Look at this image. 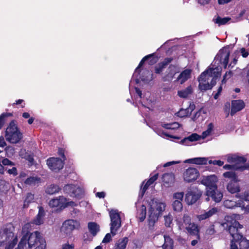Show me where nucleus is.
Wrapping results in <instances>:
<instances>
[{
    "label": "nucleus",
    "instance_id": "obj_57",
    "mask_svg": "<svg viewBox=\"0 0 249 249\" xmlns=\"http://www.w3.org/2000/svg\"><path fill=\"white\" fill-rule=\"evenodd\" d=\"M179 163H180V161L179 160L169 161V162H167L166 163H165L163 165V167H166L169 166H171L173 164H178Z\"/></svg>",
    "mask_w": 249,
    "mask_h": 249
},
{
    "label": "nucleus",
    "instance_id": "obj_28",
    "mask_svg": "<svg viewBox=\"0 0 249 249\" xmlns=\"http://www.w3.org/2000/svg\"><path fill=\"white\" fill-rule=\"evenodd\" d=\"M201 139L200 135L196 133H193L190 136L184 138L181 140V142L182 143L187 144L188 142H194L200 140Z\"/></svg>",
    "mask_w": 249,
    "mask_h": 249
},
{
    "label": "nucleus",
    "instance_id": "obj_32",
    "mask_svg": "<svg viewBox=\"0 0 249 249\" xmlns=\"http://www.w3.org/2000/svg\"><path fill=\"white\" fill-rule=\"evenodd\" d=\"M194 108V106H190L189 107L187 108L186 109H181L178 112V116H179V117L187 116L191 114Z\"/></svg>",
    "mask_w": 249,
    "mask_h": 249
},
{
    "label": "nucleus",
    "instance_id": "obj_6",
    "mask_svg": "<svg viewBox=\"0 0 249 249\" xmlns=\"http://www.w3.org/2000/svg\"><path fill=\"white\" fill-rule=\"evenodd\" d=\"M177 224L180 230L185 229L187 233L191 235H196L199 239V229L197 224L191 222L190 216L185 213L182 219L177 220Z\"/></svg>",
    "mask_w": 249,
    "mask_h": 249
},
{
    "label": "nucleus",
    "instance_id": "obj_30",
    "mask_svg": "<svg viewBox=\"0 0 249 249\" xmlns=\"http://www.w3.org/2000/svg\"><path fill=\"white\" fill-rule=\"evenodd\" d=\"M88 229L93 236H95L99 231V226L95 222H89L88 223Z\"/></svg>",
    "mask_w": 249,
    "mask_h": 249
},
{
    "label": "nucleus",
    "instance_id": "obj_9",
    "mask_svg": "<svg viewBox=\"0 0 249 249\" xmlns=\"http://www.w3.org/2000/svg\"><path fill=\"white\" fill-rule=\"evenodd\" d=\"M110 218V231L113 236L121 226V220L119 213L117 210H111L109 212Z\"/></svg>",
    "mask_w": 249,
    "mask_h": 249
},
{
    "label": "nucleus",
    "instance_id": "obj_17",
    "mask_svg": "<svg viewBox=\"0 0 249 249\" xmlns=\"http://www.w3.org/2000/svg\"><path fill=\"white\" fill-rule=\"evenodd\" d=\"M206 194L208 196L206 199L207 201L209 200V197H211L213 200L216 203L219 202L223 197V194L217 189L213 190H207Z\"/></svg>",
    "mask_w": 249,
    "mask_h": 249
},
{
    "label": "nucleus",
    "instance_id": "obj_29",
    "mask_svg": "<svg viewBox=\"0 0 249 249\" xmlns=\"http://www.w3.org/2000/svg\"><path fill=\"white\" fill-rule=\"evenodd\" d=\"M172 60V59L171 58H166L164 59V60L161 63L159 64L158 66H157L155 68V72L157 73H160L163 69L165 68V67L169 63H170Z\"/></svg>",
    "mask_w": 249,
    "mask_h": 249
},
{
    "label": "nucleus",
    "instance_id": "obj_22",
    "mask_svg": "<svg viewBox=\"0 0 249 249\" xmlns=\"http://www.w3.org/2000/svg\"><path fill=\"white\" fill-rule=\"evenodd\" d=\"M191 74V70L186 69L182 71L178 75L177 79V81H179L180 84H182L189 78H190Z\"/></svg>",
    "mask_w": 249,
    "mask_h": 249
},
{
    "label": "nucleus",
    "instance_id": "obj_56",
    "mask_svg": "<svg viewBox=\"0 0 249 249\" xmlns=\"http://www.w3.org/2000/svg\"><path fill=\"white\" fill-rule=\"evenodd\" d=\"M2 163L4 165H14V164L7 159H4L2 160Z\"/></svg>",
    "mask_w": 249,
    "mask_h": 249
},
{
    "label": "nucleus",
    "instance_id": "obj_3",
    "mask_svg": "<svg viewBox=\"0 0 249 249\" xmlns=\"http://www.w3.org/2000/svg\"><path fill=\"white\" fill-rule=\"evenodd\" d=\"M36 246L35 249H46V242L37 231L33 232L29 237L26 235L21 237L15 249H31Z\"/></svg>",
    "mask_w": 249,
    "mask_h": 249
},
{
    "label": "nucleus",
    "instance_id": "obj_51",
    "mask_svg": "<svg viewBox=\"0 0 249 249\" xmlns=\"http://www.w3.org/2000/svg\"><path fill=\"white\" fill-rule=\"evenodd\" d=\"M113 236L111 232L107 233L105 235V236L104 238V239H103L102 243H109L111 240V238H112V237Z\"/></svg>",
    "mask_w": 249,
    "mask_h": 249
},
{
    "label": "nucleus",
    "instance_id": "obj_39",
    "mask_svg": "<svg viewBox=\"0 0 249 249\" xmlns=\"http://www.w3.org/2000/svg\"><path fill=\"white\" fill-rule=\"evenodd\" d=\"M156 133L158 135H159L161 137H163V138H166V137H169V138H173V139H177V140H179V137H178V136H174L173 135H169L168 134V133L164 132L162 130H161L159 129H157L156 130H155Z\"/></svg>",
    "mask_w": 249,
    "mask_h": 249
},
{
    "label": "nucleus",
    "instance_id": "obj_34",
    "mask_svg": "<svg viewBox=\"0 0 249 249\" xmlns=\"http://www.w3.org/2000/svg\"><path fill=\"white\" fill-rule=\"evenodd\" d=\"M223 169L225 170H249V165H247L246 166H239L237 165H232L231 164H225L223 167Z\"/></svg>",
    "mask_w": 249,
    "mask_h": 249
},
{
    "label": "nucleus",
    "instance_id": "obj_52",
    "mask_svg": "<svg viewBox=\"0 0 249 249\" xmlns=\"http://www.w3.org/2000/svg\"><path fill=\"white\" fill-rule=\"evenodd\" d=\"M209 163L213 165H217L221 166L224 164V162L220 160H210Z\"/></svg>",
    "mask_w": 249,
    "mask_h": 249
},
{
    "label": "nucleus",
    "instance_id": "obj_61",
    "mask_svg": "<svg viewBox=\"0 0 249 249\" xmlns=\"http://www.w3.org/2000/svg\"><path fill=\"white\" fill-rule=\"evenodd\" d=\"M242 55L243 57H246L248 56L249 53L244 48H242L240 50Z\"/></svg>",
    "mask_w": 249,
    "mask_h": 249
},
{
    "label": "nucleus",
    "instance_id": "obj_33",
    "mask_svg": "<svg viewBox=\"0 0 249 249\" xmlns=\"http://www.w3.org/2000/svg\"><path fill=\"white\" fill-rule=\"evenodd\" d=\"M164 243L162 247L163 249H173V241L168 236L164 235Z\"/></svg>",
    "mask_w": 249,
    "mask_h": 249
},
{
    "label": "nucleus",
    "instance_id": "obj_21",
    "mask_svg": "<svg viewBox=\"0 0 249 249\" xmlns=\"http://www.w3.org/2000/svg\"><path fill=\"white\" fill-rule=\"evenodd\" d=\"M175 180L174 175L173 174H165L162 176L163 185L168 187L172 185Z\"/></svg>",
    "mask_w": 249,
    "mask_h": 249
},
{
    "label": "nucleus",
    "instance_id": "obj_1",
    "mask_svg": "<svg viewBox=\"0 0 249 249\" xmlns=\"http://www.w3.org/2000/svg\"><path fill=\"white\" fill-rule=\"evenodd\" d=\"M229 56L228 48L225 47L219 51L212 65L198 78V88L200 90L202 91L211 89L215 85L216 80L221 76L222 69L220 64H223L226 68L228 64Z\"/></svg>",
    "mask_w": 249,
    "mask_h": 249
},
{
    "label": "nucleus",
    "instance_id": "obj_31",
    "mask_svg": "<svg viewBox=\"0 0 249 249\" xmlns=\"http://www.w3.org/2000/svg\"><path fill=\"white\" fill-rule=\"evenodd\" d=\"M128 241L127 237L119 240L115 244L113 249H125Z\"/></svg>",
    "mask_w": 249,
    "mask_h": 249
},
{
    "label": "nucleus",
    "instance_id": "obj_26",
    "mask_svg": "<svg viewBox=\"0 0 249 249\" xmlns=\"http://www.w3.org/2000/svg\"><path fill=\"white\" fill-rule=\"evenodd\" d=\"M227 189L231 194L239 192L240 190L239 185L237 184V182L236 181H231L229 182L227 186Z\"/></svg>",
    "mask_w": 249,
    "mask_h": 249
},
{
    "label": "nucleus",
    "instance_id": "obj_8",
    "mask_svg": "<svg viewBox=\"0 0 249 249\" xmlns=\"http://www.w3.org/2000/svg\"><path fill=\"white\" fill-rule=\"evenodd\" d=\"M5 139L12 143L18 142L22 138V134L20 132L14 122H11L5 131Z\"/></svg>",
    "mask_w": 249,
    "mask_h": 249
},
{
    "label": "nucleus",
    "instance_id": "obj_11",
    "mask_svg": "<svg viewBox=\"0 0 249 249\" xmlns=\"http://www.w3.org/2000/svg\"><path fill=\"white\" fill-rule=\"evenodd\" d=\"M218 179L214 175L208 176H204L202 178L201 183L206 187V191L207 190H216L217 189V182Z\"/></svg>",
    "mask_w": 249,
    "mask_h": 249
},
{
    "label": "nucleus",
    "instance_id": "obj_2",
    "mask_svg": "<svg viewBox=\"0 0 249 249\" xmlns=\"http://www.w3.org/2000/svg\"><path fill=\"white\" fill-rule=\"evenodd\" d=\"M242 218V215L238 214L227 215L225 217V224L229 227L228 230L233 240H238L240 238L239 242L240 249H249V240L242 238V236L238 232V230L242 229L243 225H241L237 220L241 219Z\"/></svg>",
    "mask_w": 249,
    "mask_h": 249
},
{
    "label": "nucleus",
    "instance_id": "obj_10",
    "mask_svg": "<svg viewBox=\"0 0 249 249\" xmlns=\"http://www.w3.org/2000/svg\"><path fill=\"white\" fill-rule=\"evenodd\" d=\"M63 192L70 196L80 199L84 195L83 189L73 184H67L63 188Z\"/></svg>",
    "mask_w": 249,
    "mask_h": 249
},
{
    "label": "nucleus",
    "instance_id": "obj_47",
    "mask_svg": "<svg viewBox=\"0 0 249 249\" xmlns=\"http://www.w3.org/2000/svg\"><path fill=\"white\" fill-rule=\"evenodd\" d=\"M179 125L177 123H173L172 124H164L162 127L168 129H174L178 128Z\"/></svg>",
    "mask_w": 249,
    "mask_h": 249
},
{
    "label": "nucleus",
    "instance_id": "obj_48",
    "mask_svg": "<svg viewBox=\"0 0 249 249\" xmlns=\"http://www.w3.org/2000/svg\"><path fill=\"white\" fill-rule=\"evenodd\" d=\"M38 179L36 177H30L26 179L25 183L28 185L35 184L38 181Z\"/></svg>",
    "mask_w": 249,
    "mask_h": 249
},
{
    "label": "nucleus",
    "instance_id": "obj_7",
    "mask_svg": "<svg viewBox=\"0 0 249 249\" xmlns=\"http://www.w3.org/2000/svg\"><path fill=\"white\" fill-rule=\"evenodd\" d=\"M49 204L51 208H54L57 211H61L66 208L74 207L77 205L76 202L64 196H60L51 199Z\"/></svg>",
    "mask_w": 249,
    "mask_h": 249
},
{
    "label": "nucleus",
    "instance_id": "obj_41",
    "mask_svg": "<svg viewBox=\"0 0 249 249\" xmlns=\"http://www.w3.org/2000/svg\"><path fill=\"white\" fill-rule=\"evenodd\" d=\"M205 113V110L201 108L194 115L192 119L194 121H196L197 120H202L204 118L203 115H204Z\"/></svg>",
    "mask_w": 249,
    "mask_h": 249
},
{
    "label": "nucleus",
    "instance_id": "obj_59",
    "mask_svg": "<svg viewBox=\"0 0 249 249\" xmlns=\"http://www.w3.org/2000/svg\"><path fill=\"white\" fill-rule=\"evenodd\" d=\"M243 196H242L241 200H242V206L240 207L242 210H244L245 212L246 213H249V205H247L246 207L244 206V205L243 204V200H244L243 199Z\"/></svg>",
    "mask_w": 249,
    "mask_h": 249
},
{
    "label": "nucleus",
    "instance_id": "obj_15",
    "mask_svg": "<svg viewBox=\"0 0 249 249\" xmlns=\"http://www.w3.org/2000/svg\"><path fill=\"white\" fill-rule=\"evenodd\" d=\"M80 227V223L79 221L69 219L66 220L63 224L61 230L66 233H70L75 229H77Z\"/></svg>",
    "mask_w": 249,
    "mask_h": 249
},
{
    "label": "nucleus",
    "instance_id": "obj_42",
    "mask_svg": "<svg viewBox=\"0 0 249 249\" xmlns=\"http://www.w3.org/2000/svg\"><path fill=\"white\" fill-rule=\"evenodd\" d=\"M172 207L175 212H180L182 210L183 205L181 202L173 201Z\"/></svg>",
    "mask_w": 249,
    "mask_h": 249
},
{
    "label": "nucleus",
    "instance_id": "obj_62",
    "mask_svg": "<svg viewBox=\"0 0 249 249\" xmlns=\"http://www.w3.org/2000/svg\"><path fill=\"white\" fill-rule=\"evenodd\" d=\"M96 196L100 198H103L105 196V193L104 192H98L96 194Z\"/></svg>",
    "mask_w": 249,
    "mask_h": 249
},
{
    "label": "nucleus",
    "instance_id": "obj_55",
    "mask_svg": "<svg viewBox=\"0 0 249 249\" xmlns=\"http://www.w3.org/2000/svg\"><path fill=\"white\" fill-rule=\"evenodd\" d=\"M231 75H232V73L231 71H230L227 72L224 76V77L222 81V82L223 83H225L226 80L227 79L229 78L230 77H231Z\"/></svg>",
    "mask_w": 249,
    "mask_h": 249
},
{
    "label": "nucleus",
    "instance_id": "obj_16",
    "mask_svg": "<svg viewBox=\"0 0 249 249\" xmlns=\"http://www.w3.org/2000/svg\"><path fill=\"white\" fill-rule=\"evenodd\" d=\"M225 157L229 163L239 166H243L242 164L246 161V160L244 157H239L236 155L229 154Z\"/></svg>",
    "mask_w": 249,
    "mask_h": 249
},
{
    "label": "nucleus",
    "instance_id": "obj_35",
    "mask_svg": "<svg viewBox=\"0 0 249 249\" xmlns=\"http://www.w3.org/2000/svg\"><path fill=\"white\" fill-rule=\"evenodd\" d=\"M32 223H27L25 224L22 228V237L27 235L28 237L30 236V234L32 233H30L29 231L32 230Z\"/></svg>",
    "mask_w": 249,
    "mask_h": 249
},
{
    "label": "nucleus",
    "instance_id": "obj_25",
    "mask_svg": "<svg viewBox=\"0 0 249 249\" xmlns=\"http://www.w3.org/2000/svg\"><path fill=\"white\" fill-rule=\"evenodd\" d=\"M44 215V211L41 207H39L38 213L36 218L33 221V224L36 225H39L43 223V216Z\"/></svg>",
    "mask_w": 249,
    "mask_h": 249
},
{
    "label": "nucleus",
    "instance_id": "obj_64",
    "mask_svg": "<svg viewBox=\"0 0 249 249\" xmlns=\"http://www.w3.org/2000/svg\"><path fill=\"white\" fill-rule=\"evenodd\" d=\"M243 199L245 201H249V193L245 192L243 195Z\"/></svg>",
    "mask_w": 249,
    "mask_h": 249
},
{
    "label": "nucleus",
    "instance_id": "obj_63",
    "mask_svg": "<svg viewBox=\"0 0 249 249\" xmlns=\"http://www.w3.org/2000/svg\"><path fill=\"white\" fill-rule=\"evenodd\" d=\"M234 240H232L231 244V249H238L237 245L234 241Z\"/></svg>",
    "mask_w": 249,
    "mask_h": 249
},
{
    "label": "nucleus",
    "instance_id": "obj_38",
    "mask_svg": "<svg viewBox=\"0 0 249 249\" xmlns=\"http://www.w3.org/2000/svg\"><path fill=\"white\" fill-rule=\"evenodd\" d=\"M230 19L231 18L228 17L222 18L218 16L215 18L213 19V21L215 23L220 26L226 24Z\"/></svg>",
    "mask_w": 249,
    "mask_h": 249
},
{
    "label": "nucleus",
    "instance_id": "obj_37",
    "mask_svg": "<svg viewBox=\"0 0 249 249\" xmlns=\"http://www.w3.org/2000/svg\"><path fill=\"white\" fill-rule=\"evenodd\" d=\"M60 190V189L58 186L55 185H51L47 187L46 190V193L50 195H53L59 192Z\"/></svg>",
    "mask_w": 249,
    "mask_h": 249
},
{
    "label": "nucleus",
    "instance_id": "obj_44",
    "mask_svg": "<svg viewBox=\"0 0 249 249\" xmlns=\"http://www.w3.org/2000/svg\"><path fill=\"white\" fill-rule=\"evenodd\" d=\"M183 197H184V193L183 192H181L175 193L173 195V201H177L182 202V201L183 200Z\"/></svg>",
    "mask_w": 249,
    "mask_h": 249
},
{
    "label": "nucleus",
    "instance_id": "obj_58",
    "mask_svg": "<svg viewBox=\"0 0 249 249\" xmlns=\"http://www.w3.org/2000/svg\"><path fill=\"white\" fill-rule=\"evenodd\" d=\"M74 246L72 244H65L62 245V249H73Z\"/></svg>",
    "mask_w": 249,
    "mask_h": 249
},
{
    "label": "nucleus",
    "instance_id": "obj_14",
    "mask_svg": "<svg viewBox=\"0 0 249 249\" xmlns=\"http://www.w3.org/2000/svg\"><path fill=\"white\" fill-rule=\"evenodd\" d=\"M48 167L52 171H57L62 169L63 160L58 158L52 157L47 160Z\"/></svg>",
    "mask_w": 249,
    "mask_h": 249
},
{
    "label": "nucleus",
    "instance_id": "obj_54",
    "mask_svg": "<svg viewBox=\"0 0 249 249\" xmlns=\"http://www.w3.org/2000/svg\"><path fill=\"white\" fill-rule=\"evenodd\" d=\"M158 177V174H156L152 177H151L148 180V183H150L151 184H152L154 181H155Z\"/></svg>",
    "mask_w": 249,
    "mask_h": 249
},
{
    "label": "nucleus",
    "instance_id": "obj_45",
    "mask_svg": "<svg viewBox=\"0 0 249 249\" xmlns=\"http://www.w3.org/2000/svg\"><path fill=\"white\" fill-rule=\"evenodd\" d=\"M34 199V195L29 193L27 195L26 197L25 198V199L24 202V207H27L29 205V204L33 202V200Z\"/></svg>",
    "mask_w": 249,
    "mask_h": 249
},
{
    "label": "nucleus",
    "instance_id": "obj_40",
    "mask_svg": "<svg viewBox=\"0 0 249 249\" xmlns=\"http://www.w3.org/2000/svg\"><path fill=\"white\" fill-rule=\"evenodd\" d=\"M223 176L225 178H228L231 179L232 180L231 181H236L238 182L239 180L237 178V176H236L235 173L233 172H225Z\"/></svg>",
    "mask_w": 249,
    "mask_h": 249
},
{
    "label": "nucleus",
    "instance_id": "obj_12",
    "mask_svg": "<svg viewBox=\"0 0 249 249\" xmlns=\"http://www.w3.org/2000/svg\"><path fill=\"white\" fill-rule=\"evenodd\" d=\"M199 176L198 171L195 168L190 167L186 169L182 175L184 181L191 182L196 180Z\"/></svg>",
    "mask_w": 249,
    "mask_h": 249
},
{
    "label": "nucleus",
    "instance_id": "obj_46",
    "mask_svg": "<svg viewBox=\"0 0 249 249\" xmlns=\"http://www.w3.org/2000/svg\"><path fill=\"white\" fill-rule=\"evenodd\" d=\"M165 222V225L166 227H170L172 224L173 218L171 213H168L167 215L164 216Z\"/></svg>",
    "mask_w": 249,
    "mask_h": 249
},
{
    "label": "nucleus",
    "instance_id": "obj_20",
    "mask_svg": "<svg viewBox=\"0 0 249 249\" xmlns=\"http://www.w3.org/2000/svg\"><path fill=\"white\" fill-rule=\"evenodd\" d=\"M224 206L228 209H234L242 206V200H226L224 202Z\"/></svg>",
    "mask_w": 249,
    "mask_h": 249
},
{
    "label": "nucleus",
    "instance_id": "obj_49",
    "mask_svg": "<svg viewBox=\"0 0 249 249\" xmlns=\"http://www.w3.org/2000/svg\"><path fill=\"white\" fill-rule=\"evenodd\" d=\"M152 54H150L148 55H146L145 57H144L142 60L141 61L140 63H139L138 66L135 70V73H136L137 72H139V69L143 65L144 62L146 60H147L148 58L151 57L152 56Z\"/></svg>",
    "mask_w": 249,
    "mask_h": 249
},
{
    "label": "nucleus",
    "instance_id": "obj_24",
    "mask_svg": "<svg viewBox=\"0 0 249 249\" xmlns=\"http://www.w3.org/2000/svg\"><path fill=\"white\" fill-rule=\"evenodd\" d=\"M167 72L168 73L163 78L164 81L171 80L176 73L178 72V70L174 66H170L167 70Z\"/></svg>",
    "mask_w": 249,
    "mask_h": 249
},
{
    "label": "nucleus",
    "instance_id": "obj_5",
    "mask_svg": "<svg viewBox=\"0 0 249 249\" xmlns=\"http://www.w3.org/2000/svg\"><path fill=\"white\" fill-rule=\"evenodd\" d=\"M15 228L13 224L6 225L0 231V246L5 245V249H13L18 241V235L14 234Z\"/></svg>",
    "mask_w": 249,
    "mask_h": 249
},
{
    "label": "nucleus",
    "instance_id": "obj_50",
    "mask_svg": "<svg viewBox=\"0 0 249 249\" xmlns=\"http://www.w3.org/2000/svg\"><path fill=\"white\" fill-rule=\"evenodd\" d=\"M152 54H150L148 55H146L145 57H144L142 60L141 61L140 63H139L138 66L135 70V73H136L137 72H139V69L143 65L144 62L146 60H147L148 58L151 57L152 56Z\"/></svg>",
    "mask_w": 249,
    "mask_h": 249
},
{
    "label": "nucleus",
    "instance_id": "obj_60",
    "mask_svg": "<svg viewBox=\"0 0 249 249\" xmlns=\"http://www.w3.org/2000/svg\"><path fill=\"white\" fill-rule=\"evenodd\" d=\"M8 173L9 174H12V175H13L14 176H16L17 175V169L16 167H13L12 169H9L8 170Z\"/></svg>",
    "mask_w": 249,
    "mask_h": 249
},
{
    "label": "nucleus",
    "instance_id": "obj_4",
    "mask_svg": "<svg viewBox=\"0 0 249 249\" xmlns=\"http://www.w3.org/2000/svg\"><path fill=\"white\" fill-rule=\"evenodd\" d=\"M166 204L165 202L159 199H151L147 205L148 225L153 228L165 210Z\"/></svg>",
    "mask_w": 249,
    "mask_h": 249
},
{
    "label": "nucleus",
    "instance_id": "obj_27",
    "mask_svg": "<svg viewBox=\"0 0 249 249\" xmlns=\"http://www.w3.org/2000/svg\"><path fill=\"white\" fill-rule=\"evenodd\" d=\"M193 88L191 86H189L185 89L178 90V95L180 98H185L191 95L193 93Z\"/></svg>",
    "mask_w": 249,
    "mask_h": 249
},
{
    "label": "nucleus",
    "instance_id": "obj_23",
    "mask_svg": "<svg viewBox=\"0 0 249 249\" xmlns=\"http://www.w3.org/2000/svg\"><path fill=\"white\" fill-rule=\"evenodd\" d=\"M184 162L185 163H192L198 165L206 164L207 159L205 158H194L186 160Z\"/></svg>",
    "mask_w": 249,
    "mask_h": 249
},
{
    "label": "nucleus",
    "instance_id": "obj_43",
    "mask_svg": "<svg viewBox=\"0 0 249 249\" xmlns=\"http://www.w3.org/2000/svg\"><path fill=\"white\" fill-rule=\"evenodd\" d=\"M213 129V125L212 124H210L207 127V129L206 131H204L202 135H200L201 139H204L208 136H209L212 133Z\"/></svg>",
    "mask_w": 249,
    "mask_h": 249
},
{
    "label": "nucleus",
    "instance_id": "obj_19",
    "mask_svg": "<svg viewBox=\"0 0 249 249\" xmlns=\"http://www.w3.org/2000/svg\"><path fill=\"white\" fill-rule=\"evenodd\" d=\"M216 208H212L208 211H205L204 213L196 215V218L199 221L205 220L215 214L217 212Z\"/></svg>",
    "mask_w": 249,
    "mask_h": 249
},
{
    "label": "nucleus",
    "instance_id": "obj_36",
    "mask_svg": "<svg viewBox=\"0 0 249 249\" xmlns=\"http://www.w3.org/2000/svg\"><path fill=\"white\" fill-rule=\"evenodd\" d=\"M146 213V207L142 205L140 209L138 210V217L140 221L142 222L145 218Z\"/></svg>",
    "mask_w": 249,
    "mask_h": 249
},
{
    "label": "nucleus",
    "instance_id": "obj_18",
    "mask_svg": "<svg viewBox=\"0 0 249 249\" xmlns=\"http://www.w3.org/2000/svg\"><path fill=\"white\" fill-rule=\"evenodd\" d=\"M245 107V104L242 100H234L231 102V114L233 115L236 112L242 110Z\"/></svg>",
    "mask_w": 249,
    "mask_h": 249
},
{
    "label": "nucleus",
    "instance_id": "obj_53",
    "mask_svg": "<svg viewBox=\"0 0 249 249\" xmlns=\"http://www.w3.org/2000/svg\"><path fill=\"white\" fill-rule=\"evenodd\" d=\"M151 185V184L149 183H148V182L147 181L144 185L143 187L142 186L141 187V190L142 192V196H143L146 190L147 189L148 187Z\"/></svg>",
    "mask_w": 249,
    "mask_h": 249
},
{
    "label": "nucleus",
    "instance_id": "obj_13",
    "mask_svg": "<svg viewBox=\"0 0 249 249\" xmlns=\"http://www.w3.org/2000/svg\"><path fill=\"white\" fill-rule=\"evenodd\" d=\"M201 195V192L197 189H190L186 194L185 201L188 205H192L198 199Z\"/></svg>",
    "mask_w": 249,
    "mask_h": 249
}]
</instances>
